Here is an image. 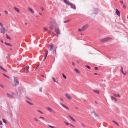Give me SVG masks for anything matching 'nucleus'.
Instances as JSON below:
<instances>
[{"mask_svg": "<svg viewBox=\"0 0 128 128\" xmlns=\"http://www.w3.org/2000/svg\"><path fill=\"white\" fill-rule=\"evenodd\" d=\"M14 78V84L15 86H17L19 84V82L18 78L15 76H13Z\"/></svg>", "mask_w": 128, "mask_h": 128, "instance_id": "nucleus-1", "label": "nucleus"}, {"mask_svg": "<svg viewBox=\"0 0 128 128\" xmlns=\"http://www.w3.org/2000/svg\"><path fill=\"white\" fill-rule=\"evenodd\" d=\"M55 32L56 34V36L58 37V36L60 34V31L59 28L57 27H56L54 29Z\"/></svg>", "mask_w": 128, "mask_h": 128, "instance_id": "nucleus-2", "label": "nucleus"}, {"mask_svg": "<svg viewBox=\"0 0 128 128\" xmlns=\"http://www.w3.org/2000/svg\"><path fill=\"white\" fill-rule=\"evenodd\" d=\"M112 38L109 37H108L101 40V41L102 42H104L111 40Z\"/></svg>", "mask_w": 128, "mask_h": 128, "instance_id": "nucleus-3", "label": "nucleus"}, {"mask_svg": "<svg viewBox=\"0 0 128 128\" xmlns=\"http://www.w3.org/2000/svg\"><path fill=\"white\" fill-rule=\"evenodd\" d=\"M22 69L24 72H29L28 70L29 69V67L28 66H24Z\"/></svg>", "mask_w": 128, "mask_h": 128, "instance_id": "nucleus-4", "label": "nucleus"}, {"mask_svg": "<svg viewBox=\"0 0 128 128\" xmlns=\"http://www.w3.org/2000/svg\"><path fill=\"white\" fill-rule=\"evenodd\" d=\"M1 33L3 34H4L5 32H7V31L5 30V28L4 27H2V28L1 29Z\"/></svg>", "mask_w": 128, "mask_h": 128, "instance_id": "nucleus-5", "label": "nucleus"}, {"mask_svg": "<svg viewBox=\"0 0 128 128\" xmlns=\"http://www.w3.org/2000/svg\"><path fill=\"white\" fill-rule=\"evenodd\" d=\"M88 26V24H86L85 25L83 26L82 28L83 30H85L86 28H87Z\"/></svg>", "mask_w": 128, "mask_h": 128, "instance_id": "nucleus-6", "label": "nucleus"}, {"mask_svg": "<svg viewBox=\"0 0 128 128\" xmlns=\"http://www.w3.org/2000/svg\"><path fill=\"white\" fill-rule=\"evenodd\" d=\"M64 1L66 4H68L69 5H70L71 3L70 2L68 1L67 0H64Z\"/></svg>", "mask_w": 128, "mask_h": 128, "instance_id": "nucleus-7", "label": "nucleus"}, {"mask_svg": "<svg viewBox=\"0 0 128 128\" xmlns=\"http://www.w3.org/2000/svg\"><path fill=\"white\" fill-rule=\"evenodd\" d=\"M64 1L66 4H68L69 5H70L71 3L70 2L68 1L67 0H64Z\"/></svg>", "mask_w": 128, "mask_h": 128, "instance_id": "nucleus-8", "label": "nucleus"}, {"mask_svg": "<svg viewBox=\"0 0 128 128\" xmlns=\"http://www.w3.org/2000/svg\"><path fill=\"white\" fill-rule=\"evenodd\" d=\"M64 1L66 4H68L69 5H70L71 3L70 2L68 1L67 0H64Z\"/></svg>", "mask_w": 128, "mask_h": 128, "instance_id": "nucleus-9", "label": "nucleus"}, {"mask_svg": "<svg viewBox=\"0 0 128 128\" xmlns=\"http://www.w3.org/2000/svg\"><path fill=\"white\" fill-rule=\"evenodd\" d=\"M7 96L10 98H14V97L11 94H10L8 93L6 94Z\"/></svg>", "mask_w": 128, "mask_h": 128, "instance_id": "nucleus-10", "label": "nucleus"}, {"mask_svg": "<svg viewBox=\"0 0 128 128\" xmlns=\"http://www.w3.org/2000/svg\"><path fill=\"white\" fill-rule=\"evenodd\" d=\"M70 6V7L71 8H72L74 10L76 9V7L74 4H73L72 3H71Z\"/></svg>", "mask_w": 128, "mask_h": 128, "instance_id": "nucleus-11", "label": "nucleus"}, {"mask_svg": "<svg viewBox=\"0 0 128 128\" xmlns=\"http://www.w3.org/2000/svg\"><path fill=\"white\" fill-rule=\"evenodd\" d=\"M65 95L66 96V97L68 99L70 100L72 99L71 97L69 94H65Z\"/></svg>", "mask_w": 128, "mask_h": 128, "instance_id": "nucleus-12", "label": "nucleus"}, {"mask_svg": "<svg viewBox=\"0 0 128 128\" xmlns=\"http://www.w3.org/2000/svg\"><path fill=\"white\" fill-rule=\"evenodd\" d=\"M116 13L118 16H120V12L117 9H116Z\"/></svg>", "mask_w": 128, "mask_h": 128, "instance_id": "nucleus-13", "label": "nucleus"}, {"mask_svg": "<svg viewBox=\"0 0 128 128\" xmlns=\"http://www.w3.org/2000/svg\"><path fill=\"white\" fill-rule=\"evenodd\" d=\"M28 9L30 11V12L34 14V11L31 8H28Z\"/></svg>", "mask_w": 128, "mask_h": 128, "instance_id": "nucleus-14", "label": "nucleus"}, {"mask_svg": "<svg viewBox=\"0 0 128 128\" xmlns=\"http://www.w3.org/2000/svg\"><path fill=\"white\" fill-rule=\"evenodd\" d=\"M47 109L50 112H52L53 111V110L50 107H48L47 108Z\"/></svg>", "mask_w": 128, "mask_h": 128, "instance_id": "nucleus-15", "label": "nucleus"}, {"mask_svg": "<svg viewBox=\"0 0 128 128\" xmlns=\"http://www.w3.org/2000/svg\"><path fill=\"white\" fill-rule=\"evenodd\" d=\"M113 94V95L115 97H118L119 98H120V96L118 94H115L114 93Z\"/></svg>", "mask_w": 128, "mask_h": 128, "instance_id": "nucleus-16", "label": "nucleus"}, {"mask_svg": "<svg viewBox=\"0 0 128 128\" xmlns=\"http://www.w3.org/2000/svg\"><path fill=\"white\" fill-rule=\"evenodd\" d=\"M69 117L70 119L73 121L74 122H76V120L74 119L71 116H70L69 115L68 116Z\"/></svg>", "mask_w": 128, "mask_h": 128, "instance_id": "nucleus-17", "label": "nucleus"}, {"mask_svg": "<svg viewBox=\"0 0 128 128\" xmlns=\"http://www.w3.org/2000/svg\"><path fill=\"white\" fill-rule=\"evenodd\" d=\"M5 44L7 46H12L11 44L9 43H8L6 42H4Z\"/></svg>", "mask_w": 128, "mask_h": 128, "instance_id": "nucleus-18", "label": "nucleus"}, {"mask_svg": "<svg viewBox=\"0 0 128 128\" xmlns=\"http://www.w3.org/2000/svg\"><path fill=\"white\" fill-rule=\"evenodd\" d=\"M14 9L16 11L18 12L19 13V9L16 8V7L14 6Z\"/></svg>", "mask_w": 128, "mask_h": 128, "instance_id": "nucleus-19", "label": "nucleus"}, {"mask_svg": "<svg viewBox=\"0 0 128 128\" xmlns=\"http://www.w3.org/2000/svg\"><path fill=\"white\" fill-rule=\"evenodd\" d=\"M56 48H54V50L53 51V54H56Z\"/></svg>", "mask_w": 128, "mask_h": 128, "instance_id": "nucleus-20", "label": "nucleus"}, {"mask_svg": "<svg viewBox=\"0 0 128 128\" xmlns=\"http://www.w3.org/2000/svg\"><path fill=\"white\" fill-rule=\"evenodd\" d=\"M48 54V51L47 50H45V56L46 57Z\"/></svg>", "mask_w": 128, "mask_h": 128, "instance_id": "nucleus-21", "label": "nucleus"}, {"mask_svg": "<svg viewBox=\"0 0 128 128\" xmlns=\"http://www.w3.org/2000/svg\"><path fill=\"white\" fill-rule=\"evenodd\" d=\"M60 104H61V105L63 107L66 108V106L64 104H63L61 102L60 103Z\"/></svg>", "mask_w": 128, "mask_h": 128, "instance_id": "nucleus-22", "label": "nucleus"}, {"mask_svg": "<svg viewBox=\"0 0 128 128\" xmlns=\"http://www.w3.org/2000/svg\"><path fill=\"white\" fill-rule=\"evenodd\" d=\"M54 46L50 44V48H49L50 50H51L53 48Z\"/></svg>", "mask_w": 128, "mask_h": 128, "instance_id": "nucleus-23", "label": "nucleus"}, {"mask_svg": "<svg viewBox=\"0 0 128 128\" xmlns=\"http://www.w3.org/2000/svg\"><path fill=\"white\" fill-rule=\"evenodd\" d=\"M92 113H93L94 114L95 116L96 117H98V116L97 114L94 111H93L92 112Z\"/></svg>", "mask_w": 128, "mask_h": 128, "instance_id": "nucleus-24", "label": "nucleus"}, {"mask_svg": "<svg viewBox=\"0 0 128 128\" xmlns=\"http://www.w3.org/2000/svg\"><path fill=\"white\" fill-rule=\"evenodd\" d=\"M93 91L94 92L98 94H99V91L98 90H93Z\"/></svg>", "mask_w": 128, "mask_h": 128, "instance_id": "nucleus-25", "label": "nucleus"}, {"mask_svg": "<svg viewBox=\"0 0 128 128\" xmlns=\"http://www.w3.org/2000/svg\"><path fill=\"white\" fill-rule=\"evenodd\" d=\"M26 102L27 103H28V104H30V105H33V104L32 103L28 101H27V100H26Z\"/></svg>", "mask_w": 128, "mask_h": 128, "instance_id": "nucleus-26", "label": "nucleus"}, {"mask_svg": "<svg viewBox=\"0 0 128 128\" xmlns=\"http://www.w3.org/2000/svg\"><path fill=\"white\" fill-rule=\"evenodd\" d=\"M112 122H113L115 124H116V125H117L118 126H119V125L118 124V123H117V122H115L114 120H113L112 121Z\"/></svg>", "mask_w": 128, "mask_h": 128, "instance_id": "nucleus-27", "label": "nucleus"}, {"mask_svg": "<svg viewBox=\"0 0 128 128\" xmlns=\"http://www.w3.org/2000/svg\"><path fill=\"white\" fill-rule=\"evenodd\" d=\"M0 68H1L2 70L5 72H7V71L5 69H4V68H3L2 66H0Z\"/></svg>", "mask_w": 128, "mask_h": 128, "instance_id": "nucleus-28", "label": "nucleus"}, {"mask_svg": "<svg viewBox=\"0 0 128 128\" xmlns=\"http://www.w3.org/2000/svg\"><path fill=\"white\" fill-rule=\"evenodd\" d=\"M52 79L53 80L54 82H56V80L55 78L53 77H52Z\"/></svg>", "mask_w": 128, "mask_h": 128, "instance_id": "nucleus-29", "label": "nucleus"}, {"mask_svg": "<svg viewBox=\"0 0 128 128\" xmlns=\"http://www.w3.org/2000/svg\"><path fill=\"white\" fill-rule=\"evenodd\" d=\"M6 38H7L8 39H9L10 40H11V39H10V37L9 36H8V35H7V34L6 35Z\"/></svg>", "mask_w": 128, "mask_h": 128, "instance_id": "nucleus-30", "label": "nucleus"}, {"mask_svg": "<svg viewBox=\"0 0 128 128\" xmlns=\"http://www.w3.org/2000/svg\"><path fill=\"white\" fill-rule=\"evenodd\" d=\"M43 28L46 31H47L48 32V31H49V30H48V29H47L45 28L44 27Z\"/></svg>", "mask_w": 128, "mask_h": 128, "instance_id": "nucleus-31", "label": "nucleus"}, {"mask_svg": "<svg viewBox=\"0 0 128 128\" xmlns=\"http://www.w3.org/2000/svg\"><path fill=\"white\" fill-rule=\"evenodd\" d=\"M3 75L4 76H5L6 77L8 78V79L9 78V77L8 76H6V75L4 74H3Z\"/></svg>", "mask_w": 128, "mask_h": 128, "instance_id": "nucleus-32", "label": "nucleus"}, {"mask_svg": "<svg viewBox=\"0 0 128 128\" xmlns=\"http://www.w3.org/2000/svg\"><path fill=\"white\" fill-rule=\"evenodd\" d=\"M62 75L63 77L64 78L66 79V76L63 73L62 74Z\"/></svg>", "mask_w": 128, "mask_h": 128, "instance_id": "nucleus-33", "label": "nucleus"}, {"mask_svg": "<svg viewBox=\"0 0 128 128\" xmlns=\"http://www.w3.org/2000/svg\"><path fill=\"white\" fill-rule=\"evenodd\" d=\"M78 30L80 32H82V31H83V30L82 29V28L81 29H80L79 28L78 29Z\"/></svg>", "mask_w": 128, "mask_h": 128, "instance_id": "nucleus-34", "label": "nucleus"}, {"mask_svg": "<svg viewBox=\"0 0 128 128\" xmlns=\"http://www.w3.org/2000/svg\"><path fill=\"white\" fill-rule=\"evenodd\" d=\"M70 20H68L66 21H64V23H66V22H69Z\"/></svg>", "mask_w": 128, "mask_h": 128, "instance_id": "nucleus-35", "label": "nucleus"}, {"mask_svg": "<svg viewBox=\"0 0 128 128\" xmlns=\"http://www.w3.org/2000/svg\"><path fill=\"white\" fill-rule=\"evenodd\" d=\"M4 12L5 14H8V11L6 10H4Z\"/></svg>", "mask_w": 128, "mask_h": 128, "instance_id": "nucleus-36", "label": "nucleus"}, {"mask_svg": "<svg viewBox=\"0 0 128 128\" xmlns=\"http://www.w3.org/2000/svg\"><path fill=\"white\" fill-rule=\"evenodd\" d=\"M86 67L88 68V69H90L91 68L88 65H86L85 66Z\"/></svg>", "mask_w": 128, "mask_h": 128, "instance_id": "nucleus-37", "label": "nucleus"}, {"mask_svg": "<svg viewBox=\"0 0 128 128\" xmlns=\"http://www.w3.org/2000/svg\"><path fill=\"white\" fill-rule=\"evenodd\" d=\"M110 96V97H111V99L112 100H114V99H115V98L114 97V96Z\"/></svg>", "mask_w": 128, "mask_h": 128, "instance_id": "nucleus-38", "label": "nucleus"}, {"mask_svg": "<svg viewBox=\"0 0 128 128\" xmlns=\"http://www.w3.org/2000/svg\"><path fill=\"white\" fill-rule=\"evenodd\" d=\"M74 70L76 72H79L78 70L76 68H74Z\"/></svg>", "mask_w": 128, "mask_h": 128, "instance_id": "nucleus-39", "label": "nucleus"}, {"mask_svg": "<svg viewBox=\"0 0 128 128\" xmlns=\"http://www.w3.org/2000/svg\"><path fill=\"white\" fill-rule=\"evenodd\" d=\"M38 111L40 112V113H41V114H43V112H42V111H40V110H37Z\"/></svg>", "mask_w": 128, "mask_h": 128, "instance_id": "nucleus-40", "label": "nucleus"}, {"mask_svg": "<svg viewBox=\"0 0 128 128\" xmlns=\"http://www.w3.org/2000/svg\"><path fill=\"white\" fill-rule=\"evenodd\" d=\"M121 72H124L123 71V68L122 67H121V70H120Z\"/></svg>", "mask_w": 128, "mask_h": 128, "instance_id": "nucleus-41", "label": "nucleus"}, {"mask_svg": "<svg viewBox=\"0 0 128 128\" xmlns=\"http://www.w3.org/2000/svg\"><path fill=\"white\" fill-rule=\"evenodd\" d=\"M48 126L49 127H50L51 128H55V127L54 126H50V125H48Z\"/></svg>", "mask_w": 128, "mask_h": 128, "instance_id": "nucleus-42", "label": "nucleus"}, {"mask_svg": "<svg viewBox=\"0 0 128 128\" xmlns=\"http://www.w3.org/2000/svg\"><path fill=\"white\" fill-rule=\"evenodd\" d=\"M64 122L67 125H69V124H68L66 122Z\"/></svg>", "mask_w": 128, "mask_h": 128, "instance_id": "nucleus-43", "label": "nucleus"}, {"mask_svg": "<svg viewBox=\"0 0 128 128\" xmlns=\"http://www.w3.org/2000/svg\"><path fill=\"white\" fill-rule=\"evenodd\" d=\"M2 120H3V122L4 123H5L6 124V120H4V119H2Z\"/></svg>", "mask_w": 128, "mask_h": 128, "instance_id": "nucleus-44", "label": "nucleus"}, {"mask_svg": "<svg viewBox=\"0 0 128 128\" xmlns=\"http://www.w3.org/2000/svg\"><path fill=\"white\" fill-rule=\"evenodd\" d=\"M0 86L2 88H4V86L1 84H0Z\"/></svg>", "mask_w": 128, "mask_h": 128, "instance_id": "nucleus-45", "label": "nucleus"}, {"mask_svg": "<svg viewBox=\"0 0 128 128\" xmlns=\"http://www.w3.org/2000/svg\"><path fill=\"white\" fill-rule=\"evenodd\" d=\"M39 66V65H38L36 67V68H35V70H37L38 68V67Z\"/></svg>", "mask_w": 128, "mask_h": 128, "instance_id": "nucleus-46", "label": "nucleus"}, {"mask_svg": "<svg viewBox=\"0 0 128 128\" xmlns=\"http://www.w3.org/2000/svg\"><path fill=\"white\" fill-rule=\"evenodd\" d=\"M120 2L121 3V4H123V3H124V2H123V1L122 0H120Z\"/></svg>", "mask_w": 128, "mask_h": 128, "instance_id": "nucleus-47", "label": "nucleus"}, {"mask_svg": "<svg viewBox=\"0 0 128 128\" xmlns=\"http://www.w3.org/2000/svg\"><path fill=\"white\" fill-rule=\"evenodd\" d=\"M123 8H126V6L124 4H123Z\"/></svg>", "mask_w": 128, "mask_h": 128, "instance_id": "nucleus-48", "label": "nucleus"}, {"mask_svg": "<svg viewBox=\"0 0 128 128\" xmlns=\"http://www.w3.org/2000/svg\"><path fill=\"white\" fill-rule=\"evenodd\" d=\"M69 125L70 126H72V127H74V126L72 124H69Z\"/></svg>", "mask_w": 128, "mask_h": 128, "instance_id": "nucleus-49", "label": "nucleus"}, {"mask_svg": "<svg viewBox=\"0 0 128 128\" xmlns=\"http://www.w3.org/2000/svg\"><path fill=\"white\" fill-rule=\"evenodd\" d=\"M34 120L36 122H38V120L36 118H34Z\"/></svg>", "mask_w": 128, "mask_h": 128, "instance_id": "nucleus-50", "label": "nucleus"}, {"mask_svg": "<svg viewBox=\"0 0 128 128\" xmlns=\"http://www.w3.org/2000/svg\"><path fill=\"white\" fill-rule=\"evenodd\" d=\"M40 92H42V88H40Z\"/></svg>", "mask_w": 128, "mask_h": 128, "instance_id": "nucleus-51", "label": "nucleus"}, {"mask_svg": "<svg viewBox=\"0 0 128 128\" xmlns=\"http://www.w3.org/2000/svg\"><path fill=\"white\" fill-rule=\"evenodd\" d=\"M41 9L42 11H43L44 10V9L43 8H41Z\"/></svg>", "mask_w": 128, "mask_h": 128, "instance_id": "nucleus-52", "label": "nucleus"}, {"mask_svg": "<svg viewBox=\"0 0 128 128\" xmlns=\"http://www.w3.org/2000/svg\"><path fill=\"white\" fill-rule=\"evenodd\" d=\"M94 69L96 70H98V68L97 67H95L94 68Z\"/></svg>", "mask_w": 128, "mask_h": 128, "instance_id": "nucleus-53", "label": "nucleus"}, {"mask_svg": "<svg viewBox=\"0 0 128 128\" xmlns=\"http://www.w3.org/2000/svg\"><path fill=\"white\" fill-rule=\"evenodd\" d=\"M46 56H44V59H43V61H44L45 60H46Z\"/></svg>", "mask_w": 128, "mask_h": 128, "instance_id": "nucleus-54", "label": "nucleus"}, {"mask_svg": "<svg viewBox=\"0 0 128 128\" xmlns=\"http://www.w3.org/2000/svg\"><path fill=\"white\" fill-rule=\"evenodd\" d=\"M8 56H11V54H8Z\"/></svg>", "mask_w": 128, "mask_h": 128, "instance_id": "nucleus-55", "label": "nucleus"}, {"mask_svg": "<svg viewBox=\"0 0 128 128\" xmlns=\"http://www.w3.org/2000/svg\"><path fill=\"white\" fill-rule=\"evenodd\" d=\"M40 118H42V119L44 120V117H43L40 116Z\"/></svg>", "mask_w": 128, "mask_h": 128, "instance_id": "nucleus-56", "label": "nucleus"}, {"mask_svg": "<svg viewBox=\"0 0 128 128\" xmlns=\"http://www.w3.org/2000/svg\"><path fill=\"white\" fill-rule=\"evenodd\" d=\"M123 74L124 75H126V73L127 72H122Z\"/></svg>", "mask_w": 128, "mask_h": 128, "instance_id": "nucleus-57", "label": "nucleus"}, {"mask_svg": "<svg viewBox=\"0 0 128 128\" xmlns=\"http://www.w3.org/2000/svg\"><path fill=\"white\" fill-rule=\"evenodd\" d=\"M2 122L0 120V125H2Z\"/></svg>", "mask_w": 128, "mask_h": 128, "instance_id": "nucleus-58", "label": "nucleus"}, {"mask_svg": "<svg viewBox=\"0 0 128 128\" xmlns=\"http://www.w3.org/2000/svg\"><path fill=\"white\" fill-rule=\"evenodd\" d=\"M82 125L83 126V127H85V125L84 124H82Z\"/></svg>", "mask_w": 128, "mask_h": 128, "instance_id": "nucleus-59", "label": "nucleus"}, {"mask_svg": "<svg viewBox=\"0 0 128 128\" xmlns=\"http://www.w3.org/2000/svg\"><path fill=\"white\" fill-rule=\"evenodd\" d=\"M0 26L2 28L3 27V24H1L0 25Z\"/></svg>", "mask_w": 128, "mask_h": 128, "instance_id": "nucleus-60", "label": "nucleus"}, {"mask_svg": "<svg viewBox=\"0 0 128 128\" xmlns=\"http://www.w3.org/2000/svg\"><path fill=\"white\" fill-rule=\"evenodd\" d=\"M0 26L2 28L3 27V24H1L0 25Z\"/></svg>", "mask_w": 128, "mask_h": 128, "instance_id": "nucleus-61", "label": "nucleus"}, {"mask_svg": "<svg viewBox=\"0 0 128 128\" xmlns=\"http://www.w3.org/2000/svg\"><path fill=\"white\" fill-rule=\"evenodd\" d=\"M72 65H73V66H74L75 65V64L73 62H72Z\"/></svg>", "mask_w": 128, "mask_h": 128, "instance_id": "nucleus-62", "label": "nucleus"}, {"mask_svg": "<svg viewBox=\"0 0 128 128\" xmlns=\"http://www.w3.org/2000/svg\"><path fill=\"white\" fill-rule=\"evenodd\" d=\"M94 75H96L98 74L97 73L95 72V73H94Z\"/></svg>", "mask_w": 128, "mask_h": 128, "instance_id": "nucleus-63", "label": "nucleus"}, {"mask_svg": "<svg viewBox=\"0 0 128 128\" xmlns=\"http://www.w3.org/2000/svg\"><path fill=\"white\" fill-rule=\"evenodd\" d=\"M66 108L67 110H68L69 109V108L67 106L66 107Z\"/></svg>", "mask_w": 128, "mask_h": 128, "instance_id": "nucleus-64", "label": "nucleus"}]
</instances>
